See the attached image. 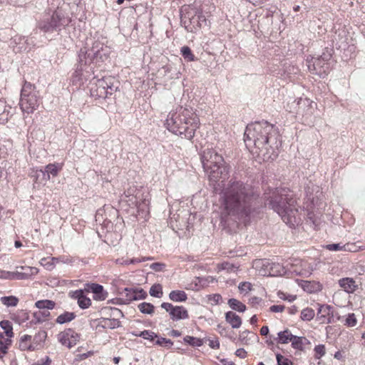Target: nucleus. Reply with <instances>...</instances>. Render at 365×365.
I'll return each mask as SVG.
<instances>
[{"label": "nucleus", "instance_id": "f257e3e1", "mask_svg": "<svg viewBox=\"0 0 365 365\" xmlns=\"http://www.w3.org/2000/svg\"><path fill=\"white\" fill-rule=\"evenodd\" d=\"M244 136L246 147H254L255 150L252 152L262 157L263 160H273L278 156L282 143L279 132L274 125L267 121L248 124Z\"/></svg>", "mask_w": 365, "mask_h": 365}, {"label": "nucleus", "instance_id": "f03ea898", "mask_svg": "<svg viewBox=\"0 0 365 365\" xmlns=\"http://www.w3.org/2000/svg\"><path fill=\"white\" fill-rule=\"evenodd\" d=\"M222 193L226 212L238 219L249 217L258 204L259 195L252 186L242 181L231 180Z\"/></svg>", "mask_w": 365, "mask_h": 365}, {"label": "nucleus", "instance_id": "7ed1b4c3", "mask_svg": "<svg viewBox=\"0 0 365 365\" xmlns=\"http://www.w3.org/2000/svg\"><path fill=\"white\" fill-rule=\"evenodd\" d=\"M199 123V118L192 108L180 107L176 112L169 113L165 125L173 133L191 140Z\"/></svg>", "mask_w": 365, "mask_h": 365}, {"label": "nucleus", "instance_id": "20e7f679", "mask_svg": "<svg viewBox=\"0 0 365 365\" xmlns=\"http://www.w3.org/2000/svg\"><path fill=\"white\" fill-rule=\"evenodd\" d=\"M108 49L99 41H95L89 48H81L78 55V63L74 74L78 80L88 79L93 73L91 65L93 61H103L108 58Z\"/></svg>", "mask_w": 365, "mask_h": 365}, {"label": "nucleus", "instance_id": "39448f33", "mask_svg": "<svg viewBox=\"0 0 365 365\" xmlns=\"http://www.w3.org/2000/svg\"><path fill=\"white\" fill-rule=\"evenodd\" d=\"M296 200L292 194L281 189L272 193L269 205L286 224H292L298 209L296 207Z\"/></svg>", "mask_w": 365, "mask_h": 365}, {"label": "nucleus", "instance_id": "423d86ee", "mask_svg": "<svg viewBox=\"0 0 365 365\" xmlns=\"http://www.w3.org/2000/svg\"><path fill=\"white\" fill-rule=\"evenodd\" d=\"M201 161L210 181L217 182L220 180L223 181L228 178L229 168L225 165L222 156L215 150H205L201 156Z\"/></svg>", "mask_w": 365, "mask_h": 365}, {"label": "nucleus", "instance_id": "0eeeda50", "mask_svg": "<svg viewBox=\"0 0 365 365\" xmlns=\"http://www.w3.org/2000/svg\"><path fill=\"white\" fill-rule=\"evenodd\" d=\"M71 19L62 10L58 9L53 12L51 16H46L40 19L36 24V29L43 34H51L56 32L58 34L68 26Z\"/></svg>", "mask_w": 365, "mask_h": 365}, {"label": "nucleus", "instance_id": "6e6552de", "mask_svg": "<svg viewBox=\"0 0 365 365\" xmlns=\"http://www.w3.org/2000/svg\"><path fill=\"white\" fill-rule=\"evenodd\" d=\"M41 103V96L36 86L29 82H25L21 91L19 105L21 110L28 114L34 113Z\"/></svg>", "mask_w": 365, "mask_h": 365}, {"label": "nucleus", "instance_id": "1a4fd4ad", "mask_svg": "<svg viewBox=\"0 0 365 365\" xmlns=\"http://www.w3.org/2000/svg\"><path fill=\"white\" fill-rule=\"evenodd\" d=\"M119 84V81L113 76L103 77L91 86V95L96 98L105 99L117 91Z\"/></svg>", "mask_w": 365, "mask_h": 365}, {"label": "nucleus", "instance_id": "9d476101", "mask_svg": "<svg viewBox=\"0 0 365 365\" xmlns=\"http://www.w3.org/2000/svg\"><path fill=\"white\" fill-rule=\"evenodd\" d=\"M331 54L330 53L324 52L318 57L307 58V64L309 71L312 73L320 77H324L329 70V61L331 59Z\"/></svg>", "mask_w": 365, "mask_h": 365}, {"label": "nucleus", "instance_id": "9b49d317", "mask_svg": "<svg viewBox=\"0 0 365 365\" xmlns=\"http://www.w3.org/2000/svg\"><path fill=\"white\" fill-rule=\"evenodd\" d=\"M181 23L184 24L187 31L194 32L202 27V23L197 19V8L195 6H188L181 11Z\"/></svg>", "mask_w": 365, "mask_h": 365}, {"label": "nucleus", "instance_id": "f8f14e48", "mask_svg": "<svg viewBox=\"0 0 365 365\" xmlns=\"http://www.w3.org/2000/svg\"><path fill=\"white\" fill-rule=\"evenodd\" d=\"M34 45L32 38L20 35L12 37L10 42V46L16 53L29 51Z\"/></svg>", "mask_w": 365, "mask_h": 365}, {"label": "nucleus", "instance_id": "ddd939ff", "mask_svg": "<svg viewBox=\"0 0 365 365\" xmlns=\"http://www.w3.org/2000/svg\"><path fill=\"white\" fill-rule=\"evenodd\" d=\"M161 307L169 313L170 319L173 321L189 318L187 310L182 306H173L170 303L163 302Z\"/></svg>", "mask_w": 365, "mask_h": 365}, {"label": "nucleus", "instance_id": "4468645a", "mask_svg": "<svg viewBox=\"0 0 365 365\" xmlns=\"http://www.w3.org/2000/svg\"><path fill=\"white\" fill-rule=\"evenodd\" d=\"M58 341L68 349L74 346L80 339V334L72 329H66L60 332L58 336Z\"/></svg>", "mask_w": 365, "mask_h": 365}, {"label": "nucleus", "instance_id": "2eb2a0df", "mask_svg": "<svg viewBox=\"0 0 365 365\" xmlns=\"http://www.w3.org/2000/svg\"><path fill=\"white\" fill-rule=\"evenodd\" d=\"M108 311L110 312V317L117 318H102L101 323L103 327L111 329L119 327L120 326V322L118 320V318L122 317L123 316V314L121 312V310L115 307L105 308L103 309V312Z\"/></svg>", "mask_w": 365, "mask_h": 365}, {"label": "nucleus", "instance_id": "dca6fc26", "mask_svg": "<svg viewBox=\"0 0 365 365\" xmlns=\"http://www.w3.org/2000/svg\"><path fill=\"white\" fill-rule=\"evenodd\" d=\"M84 290L93 293V298L96 300H105L108 297V292L104 291L103 287L96 283H87L85 284Z\"/></svg>", "mask_w": 365, "mask_h": 365}, {"label": "nucleus", "instance_id": "f3484780", "mask_svg": "<svg viewBox=\"0 0 365 365\" xmlns=\"http://www.w3.org/2000/svg\"><path fill=\"white\" fill-rule=\"evenodd\" d=\"M71 298L76 299L79 307L82 309L88 308L91 304L90 298L85 295L84 289H78L69 293Z\"/></svg>", "mask_w": 365, "mask_h": 365}, {"label": "nucleus", "instance_id": "a211bd4d", "mask_svg": "<svg viewBox=\"0 0 365 365\" xmlns=\"http://www.w3.org/2000/svg\"><path fill=\"white\" fill-rule=\"evenodd\" d=\"M338 283L339 287L348 294H352L358 289V284L351 277L341 278Z\"/></svg>", "mask_w": 365, "mask_h": 365}, {"label": "nucleus", "instance_id": "6ab92c4d", "mask_svg": "<svg viewBox=\"0 0 365 365\" xmlns=\"http://www.w3.org/2000/svg\"><path fill=\"white\" fill-rule=\"evenodd\" d=\"M262 266L265 267L267 269H269V270H264L262 274L263 275H281V272L278 269V268H280V265L279 264H274V263H270L268 261H261L259 262Z\"/></svg>", "mask_w": 365, "mask_h": 365}, {"label": "nucleus", "instance_id": "aec40b11", "mask_svg": "<svg viewBox=\"0 0 365 365\" xmlns=\"http://www.w3.org/2000/svg\"><path fill=\"white\" fill-rule=\"evenodd\" d=\"M61 170V166L58 163H50L45 168L44 171L41 170L43 173V178L46 180H50V175L57 176L58 172Z\"/></svg>", "mask_w": 365, "mask_h": 365}, {"label": "nucleus", "instance_id": "412c9836", "mask_svg": "<svg viewBox=\"0 0 365 365\" xmlns=\"http://www.w3.org/2000/svg\"><path fill=\"white\" fill-rule=\"evenodd\" d=\"M31 340V336L25 334L21 337L19 347L22 351H34L38 349V344H36L34 342L29 344V342Z\"/></svg>", "mask_w": 365, "mask_h": 365}, {"label": "nucleus", "instance_id": "4be33fe9", "mask_svg": "<svg viewBox=\"0 0 365 365\" xmlns=\"http://www.w3.org/2000/svg\"><path fill=\"white\" fill-rule=\"evenodd\" d=\"M225 320L233 329H237L240 327L242 324V319L240 317L231 311L225 313Z\"/></svg>", "mask_w": 365, "mask_h": 365}, {"label": "nucleus", "instance_id": "5701e85b", "mask_svg": "<svg viewBox=\"0 0 365 365\" xmlns=\"http://www.w3.org/2000/svg\"><path fill=\"white\" fill-rule=\"evenodd\" d=\"M293 334L291 331L286 329L284 331H279L277 334V336L274 338V340L277 344H286L291 342Z\"/></svg>", "mask_w": 365, "mask_h": 365}, {"label": "nucleus", "instance_id": "b1692460", "mask_svg": "<svg viewBox=\"0 0 365 365\" xmlns=\"http://www.w3.org/2000/svg\"><path fill=\"white\" fill-rule=\"evenodd\" d=\"M169 298L175 302H183L187 299V295L182 290H173L170 292Z\"/></svg>", "mask_w": 365, "mask_h": 365}, {"label": "nucleus", "instance_id": "393cba45", "mask_svg": "<svg viewBox=\"0 0 365 365\" xmlns=\"http://www.w3.org/2000/svg\"><path fill=\"white\" fill-rule=\"evenodd\" d=\"M330 314H332V307L327 304L321 305L318 309L317 318L324 323L327 316Z\"/></svg>", "mask_w": 365, "mask_h": 365}, {"label": "nucleus", "instance_id": "a878e982", "mask_svg": "<svg viewBox=\"0 0 365 365\" xmlns=\"http://www.w3.org/2000/svg\"><path fill=\"white\" fill-rule=\"evenodd\" d=\"M76 317V315L74 312H64L56 318V322L59 324H63L71 322Z\"/></svg>", "mask_w": 365, "mask_h": 365}, {"label": "nucleus", "instance_id": "bb28decb", "mask_svg": "<svg viewBox=\"0 0 365 365\" xmlns=\"http://www.w3.org/2000/svg\"><path fill=\"white\" fill-rule=\"evenodd\" d=\"M104 215H106L104 210H98L95 215L96 222L101 225L108 227V225L111 223V221L106 217H104Z\"/></svg>", "mask_w": 365, "mask_h": 365}, {"label": "nucleus", "instance_id": "cd10ccee", "mask_svg": "<svg viewBox=\"0 0 365 365\" xmlns=\"http://www.w3.org/2000/svg\"><path fill=\"white\" fill-rule=\"evenodd\" d=\"M6 102L0 99V123L4 124L9 120V110L6 108Z\"/></svg>", "mask_w": 365, "mask_h": 365}, {"label": "nucleus", "instance_id": "c85d7f7f", "mask_svg": "<svg viewBox=\"0 0 365 365\" xmlns=\"http://www.w3.org/2000/svg\"><path fill=\"white\" fill-rule=\"evenodd\" d=\"M227 304L232 309L239 312H244L246 310V306L236 299H230L227 302Z\"/></svg>", "mask_w": 365, "mask_h": 365}, {"label": "nucleus", "instance_id": "c756f323", "mask_svg": "<svg viewBox=\"0 0 365 365\" xmlns=\"http://www.w3.org/2000/svg\"><path fill=\"white\" fill-rule=\"evenodd\" d=\"M146 259H150L149 257H142V258H132L128 259L125 257H122L116 259V263L120 265H128L131 264L140 263L142 262H145Z\"/></svg>", "mask_w": 365, "mask_h": 365}, {"label": "nucleus", "instance_id": "7c9ffc66", "mask_svg": "<svg viewBox=\"0 0 365 365\" xmlns=\"http://www.w3.org/2000/svg\"><path fill=\"white\" fill-rule=\"evenodd\" d=\"M36 307L39 309H53L56 303L52 300L44 299L38 300L35 304Z\"/></svg>", "mask_w": 365, "mask_h": 365}, {"label": "nucleus", "instance_id": "2f4dec72", "mask_svg": "<svg viewBox=\"0 0 365 365\" xmlns=\"http://www.w3.org/2000/svg\"><path fill=\"white\" fill-rule=\"evenodd\" d=\"M139 311L145 314H152L154 312L155 307L151 303L142 302L138 305Z\"/></svg>", "mask_w": 365, "mask_h": 365}, {"label": "nucleus", "instance_id": "473e14b6", "mask_svg": "<svg viewBox=\"0 0 365 365\" xmlns=\"http://www.w3.org/2000/svg\"><path fill=\"white\" fill-rule=\"evenodd\" d=\"M180 53L183 58L187 62L194 61L195 60V57L190 48L187 46L181 48Z\"/></svg>", "mask_w": 365, "mask_h": 365}, {"label": "nucleus", "instance_id": "72a5a7b5", "mask_svg": "<svg viewBox=\"0 0 365 365\" xmlns=\"http://www.w3.org/2000/svg\"><path fill=\"white\" fill-rule=\"evenodd\" d=\"M0 327L4 330V333L7 337H13V327L11 322L8 320H3L0 322Z\"/></svg>", "mask_w": 365, "mask_h": 365}, {"label": "nucleus", "instance_id": "f704fd0d", "mask_svg": "<svg viewBox=\"0 0 365 365\" xmlns=\"http://www.w3.org/2000/svg\"><path fill=\"white\" fill-rule=\"evenodd\" d=\"M304 341H307V339L305 337L293 335L291 340L292 346L294 349L302 350L304 346Z\"/></svg>", "mask_w": 365, "mask_h": 365}, {"label": "nucleus", "instance_id": "c9c22d12", "mask_svg": "<svg viewBox=\"0 0 365 365\" xmlns=\"http://www.w3.org/2000/svg\"><path fill=\"white\" fill-rule=\"evenodd\" d=\"M350 246V245H341V243H337L327 245L325 247L329 251H351Z\"/></svg>", "mask_w": 365, "mask_h": 365}, {"label": "nucleus", "instance_id": "e433bc0d", "mask_svg": "<svg viewBox=\"0 0 365 365\" xmlns=\"http://www.w3.org/2000/svg\"><path fill=\"white\" fill-rule=\"evenodd\" d=\"M0 300L3 304L7 307H16L19 302V299L15 296L2 297Z\"/></svg>", "mask_w": 365, "mask_h": 365}, {"label": "nucleus", "instance_id": "4c0bfd02", "mask_svg": "<svg viewBox=\"0 0 365 365\" xmlns=\"http://www.w3.org/2000/svg\"><path fill=\"white\" fill-rule=\"evenodd\" d=\"M184 341L192 346H201L203 344V339L191 336H186L183 339Z\"/></svg>", "mask_w": 365, "mask_h": 365}, {"label": "nucleus", "instance_id": "58836bf2", "mask_svg": "<svg viewBox=\"0 0 365 365\" xmlns=\"http://www.w3.org/2000/svg\"><path fill=\"white\" fill-rule=\"evenodd\" d=\"M149 293L150 296L160 298L163 296V287L160 284H155L150 288Z\"/></svg>", "mask_w": 365, "mask_h": 365}, {"label": "nucleus", "instance_id": "ea45409f", "mask_svg": "<svg viewBox=\"0 0 365 365\" xmlns=\"http://www.w3.org/2000/svg\"><path fill=\"white\" fill-rule=\"evenodd\" d=\"M218 267L220 269L226 270L227 272H236L239 268L238 266L228 262L220 264Z\"/></svg>", "mask_w": 365, "mask_h": 365}, {"label": "nucleus", "instance_id": "a19ab883", "mask_svg": "<svg viewBox=\"0 0 365 365\" xmlns=\"http://www.w3.org/2000/svg\"><path fill=\"white\" fill-rule=\"evenodd\" d=\"M314 315V311L312 308H306L301 312V319L304 321L312 320Z\"/></svg>", "mask_w": 365, "mask_h": 365}, {"label": "nucleus", "instance_id": "79ce46f5", "mask_svg": "<svg viewBox=\"0 0 365 365\" xmlns=\"http://www.w3.org/2000/svg\"><path fill=\"white\" fill-rule=\"evenodd\" d=\"M138 335L140 337L150 341H154L155 339L158 337V334L150 330L140 331Z\"/></svg>", "mask_w": 365, "mask_h": 365}, {"label": "nucleus", "instance_id": "37998d69", "mask_svg": "<svg viewBox=\"0 0 365 365\" xmlns=\"http://www.w3.org/2000/svg\"><path fill=\"white\" fill-rule=\"evenodd\" d=\"M123 293L125 294L126 301V304L130 303L131 301H133L136 299L135 295V289L134 288H125L123 290Z\"/></svg>", "mask_w": 365, "mask_h": 365}, {"label": "nucleus", "instance_id": "c03bdc74", "mask_svg": "<svg viewBox=\"0 0 365 365\" xmlns=\"http://www.w3.org/2000/svg\"><path fill=\"white\" fill-rule=\"evenodd\" d=\"M356 324L357 319L356 318L355 314L354 313L348 314L344 321V325L349 327H352L356 326Z\"/></svg>", "mask_w": 365, "mask_h": 365}, {"label": "nucleus", "instance_id": "a18cd8bd", "mask_svg": "<svg viewBox=\"0 0 365 365\" xmlns=\"http://www.w3.org/2000/svg\"><path fill=\"white\" fill-rule=\"evenodd\" d=\"M155 344L157 345L165 346L166 348H170L173 344V341L170 339L163 337H159L158 336Z\"/></svg>", "mask_w": 365, "mask_h": 365}, {"label": "nucleus", "instance_id": "49530a36", "mask_svg": "<svg viewBox=\"0 0 365 365\" xmlns=\"http://www.w3.org/2000/svg\"><path fill=\"white\" fill-rule=\"evenodd\" d=\"M46 336L47 334L46 331H40L34 336L33 342H34L36 344H38V349L41 346L38 342L45 340Z\"/></svg>", "mask_w": 365, "mask_h": 365}, {"label": "nucleus", "instance_id": "de8ad7c7", "mask_svg": "<svg viewBox=\"0 0 365 365\" xmlns=\"http://www.w3.org/2000/svg\"><path fill=\"white\" fill-rule=\"evenodd\" d=\"M30 274L21 272H11V279H25Z\"/></svg>", "mask_w": 365, "mask_h": 365}, {"label": "nucleus", "instance_id": "09e8293b", "mask_svg": "<svg viewBox=\"0 0 365 365\" xmlns=\"http://www.w3.org/2000/svg\"><path fill=\"white\" fill-rule=\"evenodd\" d=\"M277 365H292V362L280 354L276 355Z\"/></svg>", "mask_w": 365, "mask_h": 365}, {"label": "nucleus", "instance_id": "8fccbe9b", "mask_svg": "<svg viewBox=\"0 0 365 365\" xmlns=\"http://www.w3.org/2000/svg\"><path fill=\"white\" fill-rule=\"evenodd\" d=\"M208 301L212 305H217L222 301V297L220 294H213L208 296Z\"/></svg>", "mask_w": 365, "mask_h": 365}, {"label": "nucleus", "instance_id": "3c124183", "mask_svg": "<svg viewBox=\"0 0 365 365\" xmlns=\"http://www.w3.org/2000/svg\"><path fill=\"white\" fill-rule=\"evenodd\" d=\"M314 351H315V357L317 359H320L326 354L324 345L319 344V345L316 346L314 348Z\"/></svg>", "mask_w": 365, "mask_h": 365}, {"label": "nucleus", "instance_id": "603ef678", "mask_svg": "<svg viewBox=\"0 0 365 365\" xmlns=\"http://www.w3.org/2000/svg\"><path fill=\"white\" fill-rule=\"evenodd\" d=\"M135 295L136 299L135 300L144 299L147 297V293L143 289H135Z\"/></svg>", "mask_w": 365, "mask_h": 365}, {"label": "nucleus", "instance_id": "864d4df0", "mask_svg": "<svg viewBox=\"0 0 365 365\" xmlns=\"http://www.w3.org/2000/svg\"><path fill=\"white\" fill-rule=\"evenodd\" d=\"M50 316L49 309H40L38 312L35 313V317L40 321L41 318L46 319Z\"/></svg>", "mask_w": 365, "mask_h": 365}, {"label": "nucleus", "instance_id": "5fc2aeb1", "mask_svg": "<svg viewBox=\"0 0 365 365\" xmlns=\"http://www.w3.org/2000/svg\"><path fill=\"white\" fill-rule=\"evenodd\" d=\"M165 264L160 262H154L150 265L151 269L155 272H160L165 268Z\"/></svg>", "mask_w": 365, "mask_h": 365}, {"label": "nucleus", "instance_id": "6e6d98bb", "mask_svg": "<svg viewBox=\"0 0 365 365\" xmlns=\"http://www.w3.org/2000/svg\"><path fill=\"white\" fill-rule=\"evenodd\" d=\"M251 287H252L251 283H250L248 282H241L239 284L238 288L241 292H247V291L251 290Z\"/></svg>", "mask_w": 365, "mask_h": 365}, {"label": "nucleus", "instance_id": "4d7b16f0", "mask_svg": "<svg viewBox=\"0 0 365 365\" xmlns=\"http://www.w3.org/2000/svg\"><path fill=\"white\" fill-rule=\"evenodd\" d=\"M51 359L48 356H46L44 358L41 359L40 360H38L36 363L33 364L32 365H50L51 364Z\"/></svg>", "mask_w": 365, "mask_h": 365}, {"label": "nucleus", "instance_id": "13d9d810", "mask_svg": "<svg viewBox=\"0 0 365 365\" xmlns=\"http://www.w3.org/2000/svg\"><path fill=\"white\" fill-rule=\"evenodd\" d=\"M197 19L199 20V23H202V26L203 24H206V19L205 15L202 14V11L197 9Z\"/></svg>", "mask_w": 365, "mask_h": 365}, {"label": "nucleus", "instance_id": "bf43d9fd", "mask_svg": "<svg viewBox=\"0 0 365 365\" xmlns=\"http://www.w3.org/2000/svg\"><path fill=\"white\" fill-rule=\"evenodd\" d=\"M284 309L285 307L284 305H272L270 307L269 310L272 312H282Z\"/></svg>", "mask_w": 365, "mask_h": 365}, {"label": "nucleus", "instance_id": "052dcab7", "mask_svg": "<svg viewBox=\"0 0 365 365\" xmlns=\"http://www.w3.org/2000/svg\"><path fill=\"white\" fill-rule=\"evenodd\" d=\"M209 346L212 349H218L220 347V342L217 339H209Z\"/></svg>", "mask_w": 365, "mask_h": 365}, {"label": "nucleus", "instance_id": "680f3d73", "mask_svg": "<svg viewBox=\"0 0 365 365\" xmlns=\"http://www.w3.org/2000/svg\"><path fill=\"white\" fill-rule=\"evenodd\" d=\"M235 354L237 356H239V357H240L242 359H244L247 356V352H246V351L244 349L240 348V349H237V351L235 352Z\"/></svg>", "mask_w": 365, "mask_h": 365}, {"label": "nucleus", "instance_id": "e2e57ef3", "mask_svg": "<svg viewBox=\"0 0 365 365\" xmlns=\"http://www.w3.org/2000/svg\"><path fill=\"white\" fill-rule=\"evenodd\" d=\"M249 301L252 306H255L259 304L261 302L262 299L258 297H252L249 299Z\"/></svg>", "mask_w": 365, "mask_h": 365}, {"label": "nucleus", "instance_id": "0e129e2a", "mask_svg": "<svg viewBox=\"0 0 365 365\" xmlns=\"http://www.w3.org/2000/svg\"><path fill=\"white\" fill-rule=\"evenodd\" d=\"M0 278L5 279H11V272L1 270Z\"/></svg>", "mask_w": 365, "mask_h": 365}, {"label": "nucleus", "instance_id": "69168bd1", "mask_svg": "<svg viewBox=\"0 0 365 365\" xmlns=\"http://www.w3.org/2000/svg\"><path fill=\"white\" fill-rule=\"evenodd\" d=\"M334 315L335 314H334V308L332 307V314L327 316V318L325 319V322H327V324L334 323Z\"/></svg>", "mask_w": 365, "mask_h": 365}, {"label": "nucleus", "instance_id": "338daca9", "mask_svg": "<svg viewBox=\"0 0 365 365\" xmlns=\"http://www.w3.org/2000/svg\"><path fill=\"white\" fill-rule=\"evenodd\" d=\"M11 342H12L11 339H9V337L4 341L0 340V344L2 346H6L7 347V350L9 349V346L11 345Z\"/></svg>", "mask_w": 365, "mask_h": 365}, {"label": "nucleus", "instance_id": "774afa93", "mask_svg": "<svg viewBox=\"0 0 365 365\" xmlns=\"http://www.w3.org/2000/svg\"><path fill=\"white\" fill-rule=\"evenodd\" d=\"M8 352L7 347L0 344V359H2Z\"/></svg>", "mask_w": 365, "mask_h": 365}]
</instances>
